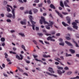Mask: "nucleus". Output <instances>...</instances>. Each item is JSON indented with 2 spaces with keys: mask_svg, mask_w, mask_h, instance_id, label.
Here are the masks:
<instances>
[{
  "mask_svg": "<svg viewBox=\"0 0 79 79\" xmlns=\"http://www.w3.org/2000/svg\"><path fill=\"white\" fill-rule=\"evenodd\" d=\"M20 23L22 24V25H26V23L25 22H24L23 21H20Z\"/></svg>",
  "mask_w": 79,
  "mask_h": 79,
  "instance_id": "obj_20",
  "label": "nucleus"
},
{
  "mask_svg": "<svg viewBox=\"0 0 79 79\" xmlns=\"http://www.w3.org/2000/svg\"><path fill=\"white\" fill-rule=\"evenodd\" d=\"M68 69H69V68L67 67H65L64 68V69H65V70H68Z\"/></svg>",
  "mask_w": 79,
  "mask_h": 79,
  "instance_id": "obj_50",
  "label": "nucleus"
},
{
  "mask_svg": "<svg viewBox=\"0 0 79 79\" xmlns=\"http://www.w3.org/2000/svg\"><path fill=\"white\" fill-rule=\"evenodd\" d=\"M33 42H34V43L35 44V45H37V41H36L35 40H33Z\"/></svg>",
  "mask_w": 79,
  "mask_h": 79,
  "instance_id": "obj_38",
  "label": "nucleus"
},
{
  "mask_svg": "<svg viewBox=\"0 0 79 79\" xmlns=\"http://www.w3.org/2000/svg\"><path fill=\"white\" fill-rule=\"evenodd\" d=\"M7 11L8 12H10L11 11V9L9 7H7Z\"/></svg>",
  "mask_w": 79,
  "mask_h": 79,
  "instance_id": "obj_24",
  "label": "nucleus"
},
{
  "mask_svg": "<svg viewBox=\"0 0 79 79\" xmlns=\"http://www.w3.org/2000/svg\"><path fill=\"white\" fill-rule=\"evenodd\" d=\"M4 55H5V58H8V55L7 53L5 52L4 53Z\"/></svg>",
  "mask_w": 79,
  "mask_h": 79,
  "instance_id": "obj_21",
  "label": "nucleus"
},
{
  "mask_svg": "<svg viewBox=\"0 0 79 79\" xmlns=\"http://www.w3.org/2000/svg\"><path fill=\"white\" fill-rule=\"evenodd\" d=\"M35 61H41V60H39L37 58H35Z\"/></svg>",
  "mask_w": 79,
  "mask_h": 79,
  "instance_id": "obj_43",
  "label": "nucleus"
},
{
  "mask_svg": "<svg viewBox=\"0 0 79 79\" xmlns=\"http://www.w3.org/2000/svg\"><path fill=\"white\" fill-rule=\"evenodd\" d=\"M44 42L46 44H50L49 42H47L46 41H45Z\"/></svg>",
  "mask_w": 79,
  "mask_h": 79,
  "instance_id": "obj_62",
  "label": "nucleus"
},
{
  "mask_svg": "<svg viewBox=\"0 0 79 79\" xmlns=\"http://www.w3.org/2000/svg\"><path fill=\"white\" fill-rule=\"evenodd\" d=\"M55 11L57 15H58L60 17H61V18H63V15H62L61 14H60V13L57 10H55Z\"/></svg>",
  "mask_w": 79,
  "mask_h": 79,
  "instance_id": "obj_8",
  "label": "nucleus"
},
{
  "mask_svg": "<svg viewBox=\"0 0 79 79\" xmlns=\"http://www.w3.org/2000/svg\"><path fill=\"white\" fill-rule=\"evenodd\" d=\"M66 39H67V40H71V38L70 37L68 36L66 37Z\"/></svg>",
  "mask_w": 79,
  "mask_h": 79,
  "instance_id": "obj_40",
  "label": "nucleus"
},
{
  "mask_svg": "<svg viewBox=\"0 0 79 79\" xmlns=\"http://www.w3.org/2000/svg\"><path fill=\"white\" fill-rule=\"evenodd\" d=\"M43 32H44V33H47V31H46V30H43Z\"/></svg>",
  "mask_w": 79,
  "mask_h": 79,
  "instance_id": "obj_63",
  "label": "nucleus"
},
{
  "mask_svg": "<svg viewBox=\"0 0 79 79\" xmlns=\"http://www.w3.org/2000/svg\"><path fill=\"white\" fill-rule=\"evenodd\" d=\"M66 19L68 21V23L69 24H71V19H70V18L69 16H67L66 17Z\"/></svg>",
  "mask_w": 79,
  "mask_h": 79,
  "instance_id": "obj_7",
  "label": "nucleus"
},
{
  "mask_svg": "<svg viewBox=\"0 0 79 79\" xmlns=\"http://www.w3.org/2000/svg\"><path fill=\"white\" fill-rule=\"evenodd\" d=\"M75 22H73L72 24L73 26V27L74 29H75L77 30V28H78V27L77 26V23H79V22H78V20H75Z\"/></svg>",
  "mask_w": 79,
  "mask_h": 79,
  "instance_id": "obj_3",
  "label": "nucleus"
},
{
  "mask_svg": "<svg viewBox=\"0 0 79 79\" xmlns=\"http://www.w3.org/2000/svg\"><path fill=\"white\" fill-rule=\"evenodd\" d=\"M2 17V18H3L4 17V14H2L0 15Z\"/></svg>",
  "mask_w": 79,
  "mask_h": 79,
  "instance_id": "obj_53",
  "label": "nucleus"
},
{
  "mask_svg": "<svg viewBox=\"0 0 79 79\" xmlns=\"http://www.w3.org/2000/svg\"><path fill=\"white\" fill-rule=\"evenodd\" d=\"M67 29L68 30V31H71L73 30V29H72V28L69 27H68Z\"/></svg>",
  "mask_w": 79,
  "mask_h": 79,
  "instance_id": "obj_33",
  "label": "nucleus"
},
{
  "mask_svg": "<svg viewBox=\"0 0 79 79\" xmlns=\"http://www.w3.org/2000/svg\"><path fill=\"white\" fill-rule=\"evenodd\" d=\"M62 24L64 26H69V25H68V24H65V23L64 22H62Z\"/></svg>",
  "mask_w": 79,
  "mask_h": 79,
  "instance_id": "obj_18",
  "label": "nucleus"
},
{
  "mask_svg": "<svg viewBox=\"0 0 79 79\" xmlns=\"http://www.w3.org/2000/svg\"><path fill=\"white\" fill-rule=\"evenodd\" d=\"M46 74H47L48 75H49V76H54V77H57V76L56 75H53V74H52L49 72H46Z\"/></svg>",
  "mask_w": 79,
  "mask_h": 79,
  "instance_id": "obj_9",
  "label": "nucleus"
},
{
  "mask_svg": "<svg viewBox=\"0 0 79 79\" xmlns=\"http://www.w3.org/2000/svg\"><path fill=\"white\" fill-rule=\"evenodd\" d=\"M59 45H61L62 46H64V43H59Z\"/></svg>",
  "mask_w": 79,
  "mask_h": 79,
  "instance_id": "obj_34",
  "label": "nucleus"
},
{
  "mask_svg": "<svg viewBox=\"0 0 79 79\" xmlns=\"http://www.w3.org/2000/svg\"><path fill=\"white\" fill-rule=\"evenodd\" d=\"M47 3L49 4L51 3V2H50V0H48L47 1Z\"/></svg>",
  "mask_w": 79,
  "mask_h": 79,
  "instance_id": "obj_47",
  "label": "nucleus"
},
{
  "mask_svg": "<svg viewBox=\"0 0 79 79\" xmlns=\"http://www.w3.org/2000/svg\"><path fill=\"white\" fill-rule=\"evenodd\" d=\"M33 11L34 13H37L38 11V10L35 8L33 9Z\"/></svg>",
  "mask_w": 79,
  "mask_h": 79,
  "instance_id": "obj_22",
  "label": "nucleus"
},
{
  "mask_svg": "<svg viewBox=\"0 0 79 79\" xmlns=\"http://www.w3.org/2000/svg\"><path fill=\"white\" fill-rule=\"evenodd\" d=\"M71 79H79V76H77L76 77L73 78H70Z\"/></svg>",
  "mask_w": 79,
  "mask_h": 79,
  "instance_id": "obj_27",
  "label": "nucleus"
},
{
  "mask_svg": "<svg viewBox=\"0 0 79 79\" xmlns=\"http://www.w3.org/2000/svg\"><path fill=\"white\" fill-rule=\"evenodd\" d=\"M2 66L3 68H5V64H2Z\"/></svg>",
  "mask_w": 79,
  "mask_h": 79,
  "instance_id": "obj_48",
  "label": "nucleus"
},
{
  "mask_svg": "<svg viewBox=\"0 0 79 79\" xmlns=\"http://www.w3.org/2000/svg\"><path fill=\"white\" fill-rule=\"evenodd\" d=\"M17 69L19 70V71H20L21 73H23V70L21 69H20V67H17Z\"/></svg>",
  "mask_w": 79,
  "mask_h": 79,
  "instance_id": "obj_14",
  "label": "nucleus"
},
{
  "mask_svg": "<svg viewBox=\"0 0 79 79\" xmlns=\"http://www.w3.org/2000/svg\"><path fill=\"white\" fill-rule=\"evenodd\" d=\"M57 73L59 74L60 75H61V74H62V73L61 72V71L60 70H57Z\"/></svg>",
  "mask_w": 79,
  "mask_h": 79,
  "instance_id": "obj_19",
  "label": "nucleus"
},
{
  "mask_svg": "<svg viewBox=\"0 0 79 79\" xmlns=\"http://www.w3.org/2000/svg\"><path fill=\"white\" fill-rule=\"evenodd\" d=\"M39 0H35L34 1V3H37L39 2Z\"/></svg>",
  "mask_w": 79,
  "mask_h": 79,
  "instance_id": "obj_30",
  "label": "nucleus"
},
{
  "mask_svg": "<svg viewBox=\"0 0 79 79\" xmlns=\"http://www.w3.org/2000/svg\"><path fill=\"white\" fill-rule=\"evenodd\" d=\"M49 23L48 24V22H46L45 20V19L44 18V17H41V19H40V24H42L43 23H44L45 24H47L48 25V26L46 27V28L47 29H48V30H49V29H50V27L49 26H50L51 27H53V23H54L50 21V20L49 21Z\"/></svg>",
  "mask_w": 79,
  "mask_h": 79,
  "instance_id": "obj_1",
  "label": "nucleus"
},
{
  "mask_svg": "<svg viewBox=\"0 0 79 79\" xmlns=\"http://www.w3.org/2000/svg\"><path fill=\"white\" fill-rule=\"evenodd\" d=\"M59 40L60 42H62V41H63V39L62 38H60L59 39Z\"/></svg>",
  "mask_w": 79,
  "mask_h": 79,
  "instance_id": "obj_46",
  "label": "nucleus"
},
{
  "mask_svg": "<svg viewBox=\"0 0 79 79\" xmlns=\"http://www.w3.org/2000/svg\"><path fill=\"white\" fill-rule=\"evenodd\" d=\"M73 42L74 43V44H75V46L76 47H79V45H78V44L77 43H76L74 40L73 41Z\"/></svg>",
  "mask_w": 79,
  "mask_h": 79,
  "instance_id": "obj_15",
  "label": "nucleus"
},
{
  "mask_svg": "<svg viewBox=\"0 0 79 79\" xmlns=\"http://www.w3.org/2000/svg\"><path fill=\"white\" fill-rule=\"evenodd\" d=\"M33 56H34V58H37V57H38V56L37 55H33Z\"/></svg>",
  "mask_w": 79,
  "mask_h": 79,
  "instance_id": "obj_57",
  "label": "nucleus"
},
{
  "mask_svg": "<svg viewBox=\"0 0 79 79\" xmlns=\"http://www.w3.org/2000/svg\"><path fill=\"white\" fill-rule=\"evenodd\" d=\"M24 8L23 7H21L19 9L20 10H23Z\"/></svg>",
  "mask_w": 79,
  "mask_h": 79,
  "instance_id": "obj_41",
  "label": "nucleus"
},
{
  "mask_svg": "<svg viewBox=\"0 0 79 79\" xmlns=\"http://www.w3.org/2000/svg\"><path fill=\"white\" fill-rule=\"evenodd\" d=\"M52 37L49 36L47 38V40H51L52 39Z\"/></svg>",
  "mask_w": 79,
  "mask_h": 79,
  "instance_id": "obj_26",
  "label": "nucleus"
},
{
  "mask_svg": "<svg viewBox=\"0 0 79 79\" xmlns=\"http://www.w3.org/2000/svg\"><path fill=\"white\" fill-rule=\"evenodd\" d=\"M37 34L38 35H39L40 37V36H42V35H43V34H42V33H38Z\"/></svg>",
  "mask_w": 79,
  "mask_h": 79,
  "instance_id": "obj_35",
  "label": "nucleus"
},
{
  "mask_svg": "<svg viewBox=\"0 0 79 79\" xmlns=\"http://www.w3.org/2000/svg\"><path fill=\"white\" fill-rule=\"evenodd\" d=\"M38 6H39V7H42V4H41L38 5Z\"/></svg>",
  "mask_w": 79,
  "mask_h": 79,
  "instance_id": "obj_56",
  "label": "nucleus"
},
{
  "mask_svg": "<svg viewBox=\"0 0 79 79\" xmlns=\"http://www.w3.org/2000/svg\"><path fill=\"white\" fill-rule=\"evenodd\" d=\"M55 64H56V65H58V64H59V63L57 62H56L55 63Z\"/></svg>",
  "mask_w": 79,
  "mask_h": 79,
  "instance_id": "obj_54",
  "label": "nucleus"
},
{
  "mask_svg": "<svg viewBox=\"0 0 79 79\" xmlns=\"http://www.w3.org/2000/svg\"><path fill=\"white\" fill-rule=\"evenodd\" d=\"M65 43L66 44L69 46H73V45L70 42H68L67 41H65Z\"/></svg>",
  "mask_w": 79,
  "mask_h": 79,
  "instance_id": "obj_11",
  "label": "nucleus"
},
{
  "mask_svg": "<svg viewBox=\"0 0 79 79\" xmlns=\"http://www.w3.org/2000/svg\"><path fill=\"white\" fill-rule=\"evenodd\" d=\"M76 57H77L78 58H79V54H76Z\"/></svg>",
  "mask_w": 79,
  "mask_h": 79,
  "instance_id": "obj_60",
  "label": "nucleus"
},
{
  "mask_svg": "<svg viewBox=\"0 0 79 79\" xmlns=\"http://www.w3.org/2000/svg\"><path fill=\"white\" fill-rule=\"evenodd\" d=\"M71 74H72V72L71 71H69L67 73V75H70Z\"/></svg>",
  "mask_w": 79,
  "mask_h": 79,
  "instance_id": "obj_28",
  "label": "nucleus"
},
{
  "mask_svg": "<svg viewBox=\"0 0 79 79\" xmlns=\"http://www.w3.org/2000/svg\"><path fill=\"white\" fill-rule=\"evenodd\" d=\"M57 68L58 69H63V67H61L59 66H57Z\"/></svg>",
  "mask_w": 79,
  "mask_h": 79,
  "instance_id": "obj_25",
  "label": "nucleus"
},
{
  "mask_svg": "<svg viewBox=\"0 0 79 79\" xmlns=\"http://www.w3.org/2000/svg\"><path fill=\"white\" fill-rule=\"evenodd\" d=\"M6 60H7V61L8 62H9V61H11V60H10V59H9L8 58H7L6 59Z\"/></svg>",
  "mask_w": 79,
  "mask_h": 79,
  "instance_id": "obj_49",
  "label": "nucleus"
},
{
  "mask_svg": "<svg viewBox=\"0 0 79 79\" xmlns=\"http://www.w3.org/2000/svg\"><path fill=\"white\" fill-rule=\"evenodd\" d=\"M39 41L42 44H43V45H44V42H43V41L41 40H39Z\"/></svg>",
  "mask_w": 79,
  "mask_h": 79,
  "instance_id": "obj_39",
  "label": "nucleus"
},
{
  "mask_svg": "<svg viewBox=\"0 0 79 79\" xmlns=\"http://www.w3.org/2000/svg\"><path fill=\"white\" fill-rule=\"evenodd\" d=\"M7 18H12V14H9L8 15H7Z\"/></svg>",
  "mask_w": 79,
  "mask_h": 79,
  "instance_id": "obj_16",
  "label": "nucleus"
},
{
  "mask_svg": "<svg viewBox=\"0 0 79 79\" xmlns=\"http://www.w3.org/2000/svg\"><path fill=\"white\" fill-rule=\"evenodd\" d=\"M4 3L5 5H6L7 4V2L6 1H4Z\"/></svg>",
  "mask_w": 79,
  "mask_h": 79,
  "instance_id": "obj_52",
  "label": "nucleus"
},
{
  "mask_svg": "<svg viewBox=\"0 0 79 79\" xmlns=\"http://www.w3.org/2000/svg\"><path fill=\"white\" fill-rule=\"evenodd\" d=\"M50 7L51 8H53V9H54V10H55L56 9L55 7V6H54L53 4H50Z\"/></svg>",
  "mask_w": 79,
  "mask_h": 79,
  "instance_id": "obj_12",
  "label": "nucleus"
},
{
  "mask_svg": "<svg viewBox=\"0 0 79 79\" xmlns=\"http://www.w3.org/2000/svg\"><path fill=\"white\" fill-rule=\"evenodd\" d=\"M19 34L21 35L23 37H25V35H24V34H22V33H19Z\"/></svg>",
  "mask_w": 79,
  "mask_h": 79,
  "instance_id": "obj_32",
  "label": "nucleus"
},
{
  "mask_svg": "<svg viewBox=\"0 0 79 79\" xmlns=\"http://www.w3.org/2000/svg\"><path fill=\"white\" fill-rule=\"evenodd\" d=\"M28 13L29 14H30V15H32V11L31 10H30L28 12Z\"/></svg>",
  "mask_w": 79,
  "mask_h": 79,
  "instance_id": "obj_45",
  "label": "nucleus"
},
{
  "mask_svg": "<svg viewBox=\"0 0 79 79\" xmlns=\"http://www.w3.org/2000/svg\"><path fill=\"white\" fill-rule=\"evenodd\" d=\"M2 45L3 47H5V44L4 42L2 44Z\"/></svg>",
  "mask_w": 79,
  "mask_h": 79,
  "instance_id": "obj_58",
  "label": "nucleus"
},
{
  "mask_svg": "<svg viewBox=\"0 0 79 79\" xmlns=\"http://www.w3.org/2000/svg\"><path fill=\"white\" fill-rule=\"evenodd\" d=\"M49 69L48 70V71L49 72H51V73H54L55 72H54V71H53L52 70L53 69H52V68L51 67H49ZM50 69H52V70H50Z\"/></svg>",
  "mask_w": 79,
  "mask_h": 79,
  "instance_id": "obj_10",
  "label": "nucleus"
},
{
  "mask_svg": "<svg viewBox=\"0 0 79 79\" xmlns=\"http://www.w3.org/2000/svg\"><path fill=\"white\" fill-rule=\"evenodd\" d=\"M16 58H17L18 60H22L23 59V56L22 55L20 54V56L21 57L20 58V57L18 55H17L15 56Z\"/></svg>",
  "mask_w": 79,
  "mask_h": 79,
  "instance_id": "obj_5",
  "label": "nucleus"
},
{
  "mask_svg": "<svg viewBox=\"0 0 79 79\" xmlns=\"http://www.w3.org/2000/svg\"><path fill=\"white\" fill-rule=\"evenodd\" d=\"M22 48H23V50L25 51H27L26 49H25V47H24V46L23 45H22Z\"/></svg>",
  "mask_w": 79,
  "mask_h": 79,
  "instance_id": "obj_29",
  "label": "nucleus"
},
{
  "mask_svg": "<svg viewBox=\"0 0 79 79\" xmlns=\"http://www.w3.org/2000/svg\"><path fill=\"white\" fill-rule=\"evenodd\" d=\"M69 51H70L72 53H75V51L72 49H69Z\"/></svg>",
  "mask_w": 79,
  "mask_h": 79,
  "instance_id": "obj_17",
  "label": "nucleus"
},
{
  "mask_svg": "<svg viewBox=\"0 0 79 79\" xmlns=\"http://www.w3.org/2000/svg\"><path fill=\"white\" fill-rule=\"evenodd\" d=\"M69 3V0H65L64 2V4L65 6H66L67 7H69V6L68 5L67 3Z\"/></svg>",
  "mask_w": 79,
  "mask_h": 79,
  "instance_id": "obj_6",
  "label": "nucleus"
},
{
  "mask_svg": "<svg viewBox=\"0 0 79 79\" xmlns=\"http://www.w3.org/2000/svg\"><path fill=\"white\" fill-rule=\"evenodd\" d=\"M35 29H36V30L38 31L39 30V27H36Z\"/></svg>",
  "mask_w": 79,
  "mask_h": 79,
  "instance_id": "obj_64",
  "label": "nucleus"
},
{
  "mask_svg": "<svg viewBox=\"0 0 79 79\" xmlns=\"http://www.w3.org/2000/svg\"><path fill=\"white\" fill-rule=\"evenodd\" d=\"M45 34L47 36H48V35H52L51 34Z\"/></svg>",
  "mask_w": 79,
  "mask_h": 79,
  "instance_id": "obj_51",
  "label": "nucleus"
},
{
  "mask_svg": "<svg viewBox=\"0 0 79 79\" xmlns=\"http://www.w3.org/2000/svg\"><path fill=\"white\" fill-rule=\"evenodd\" d=\"M25 61H26V62L27 63H30V61L27 60L26 59H25L24 60Z\"/></svg>",
  "mask_w": 79,
  "mask_h": 79,
  "instance_id": "obj_36",
  "label": "nucleus"
},
{
  "mask_svg": "<svg viewBox=\"0 0 79 79\" xmlns=\"http://www.w3.org/2000/svg\"><path fill=\"white\" fill-rule=\"evenodd\" d=\"M60 6H61L62 8H64V5H63V2L62 1H60Z\"/></svg>",
  "mask_w": 79,
  "mask_h": 79,
  "instance_id": "obj_13",
  "label": "nucleus"
},
{
  "mask_svg": "<svg viewBox=\"0 0 79 79\" xmlns=\"http://www.w3.org/2000/svg\"><path fill=\"white\" fill-rule=\"evenodd\" d=\"M25 14H27V13H29V11H26L25 12H24Z\"/></svg>",
  "mask_w": 79,
  "mask_h": 79,
  "instance_id": "obj_59",
  "label": "nucleus"
},
{
  "mask_svg": "<svg viewBox=\"0 0 79 79\" xmlns=\"http://www.w3.org/2000/svg\"><path fill=\"white\" fill-rule=\"evenodd\" d=\"M9 53L12 54H16V53L12 51H10L9 52Z\"/></svg>",
  "mask_w": 79,
  "mask_h": 79,
  "instance_id": "obj_31",
  "label": "nucleus"
},
{
  "mask_svg": "<svg viewBox=\"0 0 79 79\" xmlns=\"http://www.w3.org/2000/svg\"><path fill=\"white\" fill-rule=\"evenodd\" d=\"M7 6H8V7H10V8L11 9L12 13L13 14L12 18L13 19H15V8L13 9L12 6H11L10 5H7Z\"/></svg>",
  "mask_w": 79,
  "mask_h": 79,
  "instance_id": "obj_4",
  "label": "nucleus"
},
{
  "mask_svg": "<svg viewBox=\"0 0 79 79\" xmlns=\"http://www.w3.org/2000/svg\"><path fill=\"white\" fill-rule=\"evenodd\" d=\"M6 21L7 23H11V21L10 19H7Z\"/></svg>",
  "mask_w": 79,
  "mask_h": 79,
  "instance_id": "obj_37",
  "label": "nucleus"
},
{
  "mask_svg": "<svg viewBox=\"0 0 79 79\" xmlns=\"http://www.w3.org/2000/svg\"><path fill=\"white\" fill-rule=\"evenodd\" d=\"M19 1L20 3H23V2L22 0H19Z\"/></svg>",
  "mask_w": 79,
  "mask_h": 79,
  "instance_id": "obj_61",
  "label": "nucleus"
},
{
  "mask_svg": "<svg viewBox=\"0 0 79 79\" xmlns=\"http://www.w3.org/2000/svg\"><path fill=\"white\" fill-rule=\"evenodd\" d=\"M28 18H29L30 19V21L32 24V25L31 26V23H30V22L28 21L27 22L28 26H32V27L33 30H35V25L34 24H35V22H34L32 21V16L31 15H29Z\"/></svg>",
  "mask_w": 79,
  "mask_h": 79,
  "instance_id": "obj_2",
  "label": "nucleus"
},
{
  "mask_svg": "<svg viewBox=\"0 0 79 79\" xmlns=\"http://www.w3.org/2000/svg\"><path fill=\"white\" fill-rule=\"evenodd\" d=\"M51 34L52 35H54V34H55V31H52Z\"/></svg>",
  "mask_w": 79,
  "mask_h": 79,
  "instance_id": "obj_42",
  "label": "nucleus"
},
{
  "mask_svg": "<svg viewBox=\"0 0 79 79\" xmlns=\"http://www.w3.org/2000/svg\"><path fill=\"white\" fill-rule=\"evenodd\" d=\"M62 14H63L64 15H68V13H67L66 12H62Z\"/></svg>",
  "mask_w": 79,
  "mask_h": 79,
  "instance_id": "obj_44",
  "label": "nucleus"
},
{
  "mask_svg": "<svg viewBox=\"0 0 79 79\" xmlns=\"http://www.w3.org/2000/svg\"><path fill=\"white\" fill-rule=\"evenodd\" d=\"M1 40L2 42H5V39L4 37L2 38L1 39Z\"/></svg>",
  "mask_w": 79,
  "mask_h": 79,
  "instance_id": "obj_23",
  "label": "nucleus"
},
{
  "mask_svg": "<svg viewBox=\"0 0 79 79\" xmlns=\"http://www.w3.org/2000/svg\"><path fill=\"white\" fill-rule=\"evenodd\" d=\"M23 74H24L25 75H26V76H28V74L27 73H23Z\"/></svg>",
  "mask_w": 79,
  "mask_h": 79,
  "instance_id": "obj_55",
  "label": "nucleus"
}]
</instances>
